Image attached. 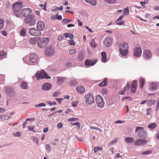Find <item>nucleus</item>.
Masks as SVG:
<instances>
[{
    "mask_svg": "<svg viewBox=\"0 0 159 159\" xmlns=\"http://www.w3.org/2000/svg\"><path fill=\"white\" fill-rule=\"evenodd\" d=\"M130 87V85L129 83H127L126 86L124 88V89L125 91H128Z\"/></svg>",
    "mask_w": 159,
    "mask_h": 159,
    "instance_id": "nucleus-48",
    "label": "nucleus"
},
{
    "mask_svg": "<svg viewBox=\"0 0 159 159\" xmlns=\"http://www.w3.org/2000/svg\"><path fill=\"white\" fill-rule=\"evenodd\" d=\"M152 151L151 150L143 152L141 153V155H149L152 153Z\"/></svg>",
    "mask_w": 159,
    "mask_h": 159,
    "instance_id": "nucleus-46",
    "label": "nucleus"
},
{
    "mask_svg": "<svg viewBox=\"0 0 159 159\" xmlns=\"http://www.w3.org/2000/svg\"><path fill=\"white\" fill-rule=\"evenodd\" d=\"M78 119L75 118H70L68 119V120L69 121H75L76 120H78Z\"/></svg>",
    "mask_w": 159,
    "mask_h": 159,
    "instance_id": "nucleus-50",
    "label": "nucleus"
},
{
    "mask_svg": "<svg viewBox=\"0 0 159 159\" xmlns=\"http://www.w3.org/2000/svg\"><path fill=\"white\" fill-rule=\"evenodd\" d=\"M124 121H122L121 120H118L115 122V123H119V124H122V123H124Z\"/></svg>",
    "mask_w": 159,
    "mask_h": 159,
    "instance_id": "nucleus-62",
    "label": "nucleus"
},
{
    "mask_svg": "<svg viewBox=\"0 0 159 159\" xmlns=\"http://www.w3.org/2000/svg\"><path fill=\"white\" fill-rule=\"evenodd\" d=\"M156 125L155 123H152L148 125V128L153 129L156 127Z\"/></svg>",
    "mask_w": 159,
    "mask_h": 159,
    "instance_id": "nucleus-33",
    "label": "nucleus"
},
{
    "mask_svg": "<svg viewBox=\"0 0 159 159\" xmlns=\"http://www.w3.org/2000/svg\"><path fill=\"white\" fill-rule=\"evenodd\" d=\"M27 30L26 29L22 28L20 31V35L22 37H25L26 35Z\"/></svg>",
    "mask_w": 159,
    "mask_h": 159,
    "instance_id": "nucleus-31",
    "label": "nucleus"
},
{
    "mask_svg": "<svg viewBox=\"0 0 159 159\" xmlns=\"http://www.w3.org/2000/svg\"><path fill=\"white\" fill-rule=\"evenodd\" d=\"M145 80L144 78L142 77L140 78L139 79V83L140 85L139 87L140 89H143L144 84Z\"/></svg>",
    "mask_w": 159,
    "mask_h": 159,
    "instance_id": "nucleus-28",
    "label": "nucleus"
},
{
    "mask_svg": "<svg viewBox=\"0 0 159 159\" xmlns=\"http://www.w3.org/2000/svg\"><path fill=\"white\" fill-rule=\"evenodd\" d=\"M46 105L45 103H41L38 104H35L34 107H45Z\"/></svg>",
    "mask_w": 159,
    "mask_h": 159,
    "instance_id": "nucleus-38",
    "label": "nucleus"
},
{
    "mask_svg": "<svg viewBox=\"0 0 159 159\" xmlns=\"http://www.w3.org/2000/svg\"><path fill=\"white\" fill-rule=\"evenodd\" d=\"M23 60L24 63L28 65L30 64V60H29V57L28 56H25L23 58Z\"/></svg>",
    "mask_w": 159,
    "mask_h": 159,
    "instance_id": "nucleus-32",
    "label": "nucleus"
},
{
    "mask_svg": "<svg viewBox=\"0 0 159 159\" xmlns=\"http://www.w3.org/2000/svg\"><path fill=\"white\" fill-rule=\"evenodd\" d=\"M62 125L61 123H59L57 125V127L58 128L60 129L62 127Z\"/></svg>",
    "mask_w": 159,
    "mask_h": 159,
    "instance_id": "nucleus-64",
    "label": "nucleus"
},
{
    "mask_svg": "<svg viewBox=\"0 0 159 159\" xmlns=\"http://www.w3.org/2000/svg\"><path fill=\"white\" fill-rule=\"evenodd\" d=\"M96 101L98 106L99 107H102L104 105L103 98L99 95H98L96 96Z\"/></svg>",
    "mask_w": 159,
    "mask_h": 159,
    "instance_id": "nucleus-7",
    "label": "nucleus"
},
{
    "mask_svg": "<svg viewBox=\"0 0 159 159\" xmlns=\"http://www.w3.org/2000/svg\"><path fill=\"white\" fill-rule=\"evenodd\" d=\"M133 54L134 56L139 57L140 56L142 53L141 48L139 47H136L133 49Z\"/></svg>",
    "mask_w": 159,
    "mask_h": 159,
    "instance_id": "nucleus-17",
    "label": "nucleus"
},
{
    "mask_svg": "<svg viewBox=\"0 0 159 159\" xmlns=\"http://www.w3.org/2000/svg\"><path fill=\"white\" fill-rule=\"evenodd\" d=\"M156 102V101L154 99H150L147 101V104L148 106H150L154 104Z\"/></svg>",
    "mask_w": 159,
    "mask_h": 159,
    "instance_id": "nucleus-34",
    "label": "nucleus"
},
{
    "mask_svg": "<svg viewBox=\"0 0 159 159\" xmlns=\"http://www.w3.org/2000/svg\"><path fill=\"white\" fill-rule=\"evenodd\" d=\"M105 1L108 3H113L115 2L116 0H104Z\"/></svg>",
    "mask_w": 159,
    "mask_h": 159,
    "instance_id": "nucleus-47",
    "label": "nucleus"
},
{
    "mask_svg": "<svg viewBox=\"0 0 159 159\" xmlns=\"http://www.w3.org/2000/svg\"><path fill=\"white\" fill-rule=\"evenodd\" d=\"M21 133L19 131H17L16 133L13 134V135L15 137H20L21 136Z\"/></svg>",
    "mask_w": 159,
    "mask_h": 159,
    "instance_id": "nucleus-45",
    "label": "nucleus"
},
{
    "mask_svg": "<svg viewBox=\"0 0 159 159\" xmlns=\"http://www.w3.org/2000/svg\"><path fill=\"white\" fill-rule=\"evenodd\" d=\"M37 27L38 30L40 31L44 30L45 27L44 23L43 22L41 21H39L38 22Z\"/></svg>",
    "mask_w": 159,
    "mask_h": 159,
    "instance_id": "nucleus-20",
    "label": "nucleus"
},
{
    "mask_svg": "<svg viewBox=\"0 0 159 159\" xmlns=\"http://www.w3.org/2000/svg\"><path fill=\"white\" fill-rule=\"evenodd\" d=\"M46 149L48 152H49L51 150V146L48 144L46 145Z\"/></svg>",
    "mask_w": 159,
    "mask_h": 159,
    "instance_id": "nucleus-44",
    "label": "nucleus"
},
{
    "mask_svg": "<svg viewBox=\"0 0 159 159\" xmlns=\"http://www.w3.org/2000/svg\"><path fill=\"white\" fill-rule=\"evenodd\" d=\"M32 139L33 141L34 142H36L37 144H38V143H39V141H38V139H37V138L34 137H32Z\"/></svg>",
    "mask_w": 159,
    "mask_h": 159,
    "instance_id": "nucleus-52",
    "label": "nucleus"
},
{
    "mask_svg": "<svg viewBox=\"0 0 159 159\" xmlns=\"http://www.w3.org/2000/svg\"><path fill=\"white\" fill-rule=\"evenodd\" d=\"M23 7V4L21 2H16L13 4L12 10L14 15L18 17H20V13H19Z\"/></svg>",
    "mask_w": 159,
    "mask_h": 159,
    "instance_id": "nucleus-1",
    "label": "nucleus"
},
{
    "mask_svg": "<svg viewBox=\"0 0 159 159\" xmlns=\"http://www.w3.org/2000/svg\"><path fill=\"white\" fill-rule=\"evenodd\" d=\"M107 78H105L98 85L99 86L103 87L107 85Z\"/></svg>",
    "mask_w": 159,
    "mask_h": 159,
    "instance_id": "nucleus-26",
    "label": "nucleus"
},
{
    "mask_svg": "<svg viewBox=\"0 0 159 159\" xmlns=\"http://www.w3.org/2000/svg\"><path fill=\"white\" fill-rule=\"evenodd\" d=\"M119 51L120 54L123 56L126 55L128 53V46L125 42H122L119 45Z\"/></svg>",
    "mask_w": 159,
    "mask_h": 159,
    "instance_id": "nucleus-2",
    "label": "nucleus"
},
{
    "mask_svg": "<svg viewBox=\"0 0 159 159\" xmlns=\"http://www.w3.org/2000/svg\"><path fill=\"white\" fill-rule=\"evenodd\" d=\"M123 14L124 15H128L129 14L128 7L125 8L124 10Z\"/></svg>",
    "mask_w": 159,
    "mask_h": 159,
    "instance_id": "nucleus-39",
    "label": "nucleus"
},
{
    "mask_svg": "<svg viewBox=\"0 0 159 159\" xmlns=\"http://www.w3.org/2000/svg\"><path fill=\"white\" fill-rule=\"evenodd\" d=\"M34 126L32 128H31L30 126H28V128L29 130L30 131H32L36 133V131H35L34 130Z\"/></svg>",
    "mask_w": 159,
    "mask_h": 159,
    "instance_id": "nucleus-58",
    "label": "nucleus"
},
{
    "mask_svg": "<svg viewBox=\"0 0 159 159\" xmlns=\"http://www.w3.org/2000/svg\"><path fill=\"white\" fill-rule=\"evenodd\" d=\"M47 103L48 104L50 105V106H52L53 105L56 104V103L55 102H47Z\"/></svg>",
    "mask_w": 159,
    "mask_h": 159,
    "instance_id": "nucleus-59",
    "label": "nucleus"
},
{
    "mask_svg": "<svg viewBox=\"0 0 159 159\" xmlns=\"http://www.w3.org/2000/svg\"><path fill=\"white\" fill-rule=\"evenodd\" d=\"M91 44L92 47H93L95 48V47H96V44L94 41H92L91 42Z\"/></svg>",
    "mask_w": 159,
    "mask_h": 159,
    "instance_id": "nucleus-63",
    "label": "nucleus"
},
{
    "mask_svg": "<svg viewBox=\"0 0 159 159\" xmlns=\"http://www.w3.org/2000/svg\"><path fill=\"white\" fill-rule=\"evenodd\" d=\"M143 56L146 59H149L152 57V54L150 51L145 50L143 51Z\"/></svg>",
    "mask_w": 159,
    "mask_h": 159,
    "instance_id": "nucleus-16",
    "label": "nucleus"
},
{
    "mask_svg": "<svg viewBox=\"0 0 159 159\" xmlns=\"http://www.w3.org/2000/svg\"><path fill=\"white\" fill-rule=\"evenodd\" d=\"M25 21L26 23L29 24V25L33 26L35 24L36 21L35 15L31 14L27 16L25 19Z\"/></svg>",
    "mask_w": 159,
    "mask_h": 159,
    "instance_id": "nucleus-4",
    "label": "nucleus"
},
{
    "mask_svg": "<svg viewBox=\"0 0 159 159\" xmlns=\"http://www.w3.org/2000/svg\"><path fill=\"white\" fill-rule=\"evenodd\" d=\"M125 141L127 143H132L134 142V139L131 137H126L125 138Z\"/></svg>",
    "mask_w": 159,
    "mask_h": 159,
    "instance_id": "nucleus-27",
    "label": "nucleus"
},
{
    "mask_svg": "<svg viewBox=\"0 0 159 159\" xmlns=\"http://www.w3.org/2000/svg\"><path fill=\"white\" fill-rule=\"evenodd\" d=\"M125 21H122L120 22H117L116 23V24L118 25H123L124 24Z\"/></svg>",
    "mask_w": 159,
    "mask_h": 159,
    "instance_id": "nucleus-60",
    "label": "nucleus"
},
{
    "mask_svg": "<svg viewBox=\"0 0 159 159\" xmlns=\"http://www.w3.org/2000/svg\"><path fill=\"white\" fill-rule=\"evenodd\" d=\"M118 141V139L117 138H115L108 145L109 146H110L111 145H112L115 143L117 142Z\"/></svg>",
    "mask_w": 159,
    "mask_h": 159,
    "instance_id": "nucleus-43",
    "label": "nucleus"
},
{
    "mask_svg": "<svg viewBox=\"0 0 159 159\" xmlns=\"http://www.w3.org/2000/svg\"><path fill=\"white\" fill-rule=\"evenodd\" d=\"M35 77L37 80L43 78L48 79L51 78V77L45 71V70H38L36 74Z\"/></svg>",
    "mask_w": 159,
    "mask_h": 159,
    "instance_id": "nucleus-3",
    "label": "nucleus"
},
{
    "mask_svg": "<svg viewBox=\"0 0 159 159\" xmlns=\"http://www.w3.org/2000/svg\"><path fill=\"white\" fill-rule=\"evenodd\" d=\"M63 99L60 98H55V99L59 103H61V100Z\"/></svg>",
    "mask_w": 159,
    "mask_h": 159,
    "instance_id": "nucleus-57",
    "label": "nucleus"
},
{
    "mask_svg": "<svg viewBox=\"0 0 159 159\" xmlns=\"http://www.w3.org/2000/svg\"><path fill=\"white\" fill-rule=\"evenodd\" d=\"M5 91L10 97H13L14 95L15 91L14 88L11 87H6L5 88Z\"/></svg>",
    "mask_w": 159,
    "mask_h": 159,
    "instance_id": "nucleus-10",
    "label": "nucleus"
},
{
    "mask_svg": "<svg viewBox=\"0 0 159 159\" xmlns=\"http://www.w3.org/2000/svg\"><path fill=\"white\" fill-rule=\"evenodd\" d=\"M138 135L140 138L143 137L144 138H145L147 136V132L143 127V129H141L140 131L139 132Z\"/></svg>",
    "mask_w": 159,
    "mask_h": 159,
    "instance_id": "nucleus-13",
    "label": "nucleus"
},
{
    "mask_svg": "<svg viewBox=\"0 0 159 159\" xmlns=\"http://www.w3.org/2000/svg\"><path fill=\"white\" fill-rule=\"evenodd\" d=\"M55 53V51L53 47L48 46L45 50V53L46 55L51 56L53 55Z\"/></svg>",
    "mask_w": 159,
    "mask_h": 159,
    "instance_id": "nucleus-9",
    "label": "nucleus"
},
{
    "mask_svg": "<svg viewBox=\"0 0 159 159\" xmlns=\"http://www.w3.org/2000/svg\"><path fill=\"white\" fill-rule=\"evenodd\" d=\"M149 89L150 90L152 91H153L155 90H157L156 82H152L150 83V84L149 86Z\"/></svg>",
    "mask_w": 159,
    "mask_h": 159,
    "instance_id": "nucleus-24",
    "label": "nucleus"
},
{
    "mask_svg": "<svg viewBox=\"0 0 159 159\" xmlns=\"http://www.w3.org/2000/svg\"><path fill=\"white\" fill-rule=\"evenodd\" d=\"M143 129V127H137V128L135 130V133H136L139 131V132L140 131L141 129Z\"/></svg>",
    "mask_w": 159,
    "mask_h": 159,
    "instance_id": "nucleus-55",
    "label": "nucleus"
},
{
    "mask_svg": "<svg viewBox=\"0 0 159 159\" xmlns=\"http://www.w3.org/2000/svg\"><path fill=\"white\" fill-rule=\"evenodd\" d=\"M102 58L101 61L102 62H105L107 61L106 54L105 52H102L101 53Z\"/></svg>",
    "mask_w": 159,
    "mask_h": 159,
    "instance_id": "nucleus-25",
    "label": "nucleus"
},
{
    "mask_svg": "<svg viewBox=\"0 0 159 159\" xmlns=\"http://www.w3.org/2000/svg\"><path fill=\"white\" fill-rule=\"evenodd\" d=\"M37 41V38H32L30 40V43L32 44H35Z\"/></svg>",
    "mask_w": 159,
    "mask_h": 159,
    "instance_id": "nucleus-35",
    "label": "nucleus"
},
{
    "mask_svg": "<svg viewBox=\"0 0 159 159\" xmlns=\"http://www.w3.org/2000/svg\"><path fill=\"white\" fill-rule=\"evenodd\" d=\"M78 102H72V106L74 107H76L78 103Z\"/></svg>",
    "mask_w": 159,
    "mask_h": 159,
    "instance_id": "nucleus-61",
    "label": "nucleus"
},
{
    "mask_svg": "<svg viewBox=\"0 0 159 159\" xmlns=\"http://www.w3.org/2000/svg\"><path fill=\"white\" fill-rule=\"evenodd\" d=\"M76 90L80 94H83L85 91L84 88L82 86H79L76 87Z\"/></svg>",
    "mask_w": 159,
    "mask_h": 159,
    "instance_id": "nucleus-23",
    "label": "nucleus"
},
{
    "mask_svg": "<svg viewBox=\"0 0 159 159\" xmlns=\"http://www.w3.org/2000/svg\"><path fill=\"white\" fill-rule=\"evenodd\" d=\"M102 148L101 147H99L98 146L97 147H94V151L95 152H98V150H102Z\"/></svg>",
    "mask_w": 159,
    "mask_h": 159,
    "instance_id": "nucleus-40",
    "label": "nucleus"
},
{
    "mask_svg": "<svg viewBox=\"0 0 159 159\" xmlns=\"http://www.w3.org/2000/svg\"><path fill=\"white\" fill-rule=\"evenodd\" d=\"M72 20H69L67 19H63L62 22L64 25H66L71 21Z\"/></svg>",
    "mask_w": 159,
    "mask_h": 159,
    "instance_id": "nucleus-37",
    "label": "nucleus"
},
{
    "mask_svg": "<svg viewBox=\"0 0 159 159\" xmlns=\"http://www.w3.org/2000/svg\"><path fill=\"white\" fill-rule=\"evenodd\" d=\"M147 143L148 141L147 140L139 139L134 142V144L137 146H140Z\"/></svg>",
    "mask_w": 159,
    "mask_h": 159,
    "instance_id": "nucleus-12",
    "label": "nucleus"
},
{
    "mask_svg": "<svg viewBox=\"0 0 159 159\" xmlns=\"http://www.w3.org/2000/svg\"><path fill=\"white\" fill-rule=\"evenodd\" d=\"M112 43V39L110 37H106L103 41L104 44L106 47H109Z\"/></svg>",
    "mask_w": 159,
    "mask_h": 159,
    "instance_id": "nucleus-14",
    "label": "nucleus"
},
{
    "mask_svg": "<svg viewBox=\"0 0 159 159\" xmlns=\"http://www.w3.org/2000/svg\"><path fill=\"white\" fill-rule=\"evenodd\" d=\"M52 86V84L49 83H44L42 87V89L43 90L47 91L49 90Z\"/></svg>",
    "mask_w": 159,
    "mask_h": 159,
    "instance_id": "nucleus-19",
    "label": "nucleus"
},
{
    "mask_svg": "<svg viewBox=\"0 0 159 159\" xmlns=\"http://www.w3.org/2000/svg\"><path fill=\"white\" fill-rule=\"evenodd\" d=\"M32 12L31 10L29 8H24L22 9L20 12V16L21 15L24 17H27L30 15Z\"/></svg>",
    "mask_w": 159,
    "mask_h": 159,
    "instance_id": "nucleus-8",
    "label": "nucleus"
},
{
    "mask_svg": "<svg viewBox=\"0 0 159 159\" xmlns=\"http://www.w3.org/2000/svg\"><path fill=\"white\" fill-rule=\"evenodd\" d=\"M78 59L80 61H82L84 59V54L81 52L80 53L78 57Z\"/></svg>",
    "mask_w": 159,
    "mask_h": 159,
    "instance_id": "nucleus-36",
    "label": "nucleus"
},
{
    "mask_svg": "<svg viewBox=\"0 0 159 159\" xmlns=\"http://www.w3.org/2000/svg\"><path fill=\"white\" fill-rule=\"evenodd\" d=\"M66 79V77L58 76L57 77V83L59 85L61 84Z\"/></svg>",
    "mask_w": 159,
    "mask_h": 159,
    "instance_id": "nucleus-22",
    "label": "nucleus"
},
{
    "mask_svg": "<svg viewBox=\"0 0 159 159\" xmlns=\"http://www.w3.org/2000/svg\"><path fill=\"white\" fill-rule=\"evenodd\" d=\"M49 42V40L48 38H43L38 42V45L39 47L43 48L46 46Z\"/></svg>",
    "mask_w": 159,
    "mask_h": 159,
    "instance_id": "nucleus-6",
    "label": "nucleus"
},
{
    "mask_svg": "<svg viewBox=\"0 0 159 159\" xmlns=\"http://www.w3.org/2000/svg\"><path fill=\"white\" fill-rule=\"evenodd\" d=\"M21 87L22 89H26L28 88V85L27 82L25 81H23L21 84Z\"/></svg>",
    "mask_w": 159,
    "mask_h": 159,
    "instance_id": "nucleus-30",
    "label": "nucleus"
},
{
    "mask_svg": "<svg viewBox=\"0 0 159 159\" xmlns=\"http://www.w3.org/2000/svg\"><path fill=\"white\" fill-rule=\"evenodd\" d=\"M69 44L72 46H74L75 44V43L74 42V40L72 39H70L69 41Z\"/></svg>",
    "mask_w": 159,
    "mask_h": 159,
    "instance_id": "nucleus-49",
    "label": "nucleus"
},
{
    "mask_svg": "<svg viewBox=\"0 0 159 159\" xmlns=\"http://www.w3.org/2000/svg\"><path fill=\"white\" fill-rule=\"evenodd\" d=\"M95 59H86L85 61V65L87 66H92L96 63Z\"/></svg>",
    "mask_w": 159,
    "mask_h": 159,
    "instance_id": "nucleus-15",
    "label": "nucleus"
},
{
    "mask_svg": "<svg viewBox=\"0 0 159 159\" xmlns=\"http://www.w3.org/2000/svg\"><path fill=\"white\" fill-rule=\"evenodd\" d=\"M71 124L74 125H76L77 126H79V128L80 127V124L78 122H76L75 123H71Z\"/></svg>",
    "mask_w": 159,
    "mask_h": 159,
    "instance_id": "nucleus-53",
    "label": "nucleus"
},
{
    "mask_svg": "<svg viewBox=\"0 0 159 159\" xmlns=\"http://www.w3.org/2000/svg\"><path fill=\"white\" fill-rule=\"evenodd\" d=\"M137 82L136 80H134L131 83V87L130 88V91L131 92L134 93L137 87Z\"/></svg>",
    "mask_w": 159,
    "mask_h": 159,
    "instance_id": "nucleus-21",
    "label": "nucleus"
},
{
    "mask_svg": "<svg viewBox=\"0 0 159 159\" xmlns=\"http://www.w3.org/2000/svg\"><path fill=\"white\" fill-rule=\"evenodd\" d=\"M6 53L5 52L2 51L0 52V58L4 57L6 55Z\"/></svg>",
    "mask_w": 159,
    "mask_h": 159,
    "instance_id": "nucleus-42",
    "label": "nucleus"
},
{
    "mask_svg": "<svg viewBox=\"0 0 159 159\" xmlns=\"http://www.w3.org/2000/svg\"><path fill=\"white\" fill-rule=\"evenodd\" d=\"M30 34L32 36H37L41 34L40 31L34 28H31L29 30Z\"/></svg>",
    "mask_w": 159,
    "mask_h": 159,
    "instance_id": "nucleus-11",
    "label": "nucleus"
},
{
    "mask_svg": "<svg viewBox=\"0 0 159 159\" xmlns=\"http://www.w3.org/2000/svg\"><path fill=\"white\" fill-rule=\"evenodd\" d=\"M70 84L72 85H76L78 84L77 81L76 80H72L71 81Z\"/></svg>",
    "mask_w": 159,
    "mask_h": 159,
    "instance_id": "nucleus-41",
    "label": "nucleus"
},
{
    "mask_svg": "<svg viewBox=\"0 0 159 159\" xmlns=\"http://www.w3.org/2000/svg\"><path fill=\"white\" fill-rule=\"evenodd\" d=\"M86 103L88 105H91L94 102V99L91 93H88L84 97Z\"/></svg>",
    "mask_w": 159,
    "mask_h": 159,
    "instance_id": "nucleus-5",
    "label": "nucleus"
},
{
    "mask_svg": "<svg viewBox=\"0 0 159 159\" xmlns=\"http://www.w3.org/2000/svg\"><path fill=\"white\" fill-rule=\"evenodd\" d=\"M148 0H147L146 1H144V2H140V3L141 4V5L143 7H144V6L143 5L145 4L148 3Z\"/></svg>",
    "mask_w": 159,
    "mask_h": 159,
    "instance_id": "nucleus-54",
    "label": "nucleus"
},
{
    "mask_svg": "<svg viewBox=\"0 0 159 159\" xmlns=\"http://www.w3.org/2000/svg\"><path fill=\"white\" fill-rule=\"evenodd\" d=\"M102 92L103 95H106L108 93V91L107 89H103L102 90Z\"/></svg>",
    "mask_w": 159,
    "mask_h": 159,
    "instance_id": "nucleus-51",
    "label": "nucleus"
},
{
    "mask_svg": "<svg viewBox=\"0 0 159 159\" xmlns=\"http://www.w3.org/2000/svg\"><path fill=\"white\" fill-rule=\"evenodd\" d=\"M38 57V56L36 54L33 53L30 56L29 60L30 62L34 63L37 61Z\"/></svg>",
    "mask_w": 159,
    "mask_h": 159,
    "instance_id": "nucleus-18",
    "label": "nucleus"
},
{
    "mask_svg": "<svg viewBox=\"0 0 159 159\" xmlns=\"http://www.w3.org/2000/svg\"><path fill=\"white\" fill-rule=\"evenodd\" d=\"M85 1L86 2L89 3L94 6H95L97 4L96 0H85Z\"/></svg>",
    "mask_w": 159,
    "mask_h": 159,
    "instance_id": "nucleus-29",
    "label": "nucleus"
},
{
    "mask_svg": "<svg viewBox=\"0 0 159 159\" xmlns=\"http://www.w3.org/2000/svg\"><path fill=\"white\" fill-rule=\"evenodd\" d=\"M60 92H54L53 93V94L52 95V96L53 97H57L58 96V95L60 94Z\"/></svg>",
    "mask_w": 159,
    "mask_h": 159,
    "instance_id": "nucleus-56",
    "label": "nucleus"
}]
</instances>
